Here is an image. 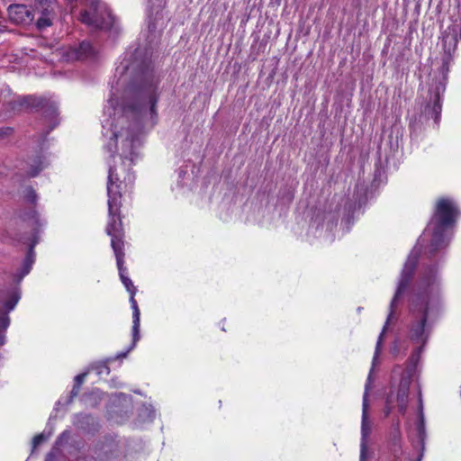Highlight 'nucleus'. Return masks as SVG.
<instances>
[{
    "instance_id": "obj_1",
    "label": "nucleus",
    "mask_w": 461,
    "mask_h": 461,
    "mask_svg": "<svg viewBox=\"0 0 461 461\" xmlns=\"http://www.w3.org/2000/svg\"><path fill=\"white\" fill-rule=\"evenodd\" d=\"M158 81V77L155 75L149 63L143 64L140 68L129 85V90L135 99V102L130 106L132 112L142 117L149 115L151 119L157 116Z\"/></svg>"
},
{
    "instance_id": "obj_2",
    "label": "nucleus",
    "mask_w": 461,
    "mask_h": 461,
    "mask_svg": "<svg viewBox=\"0 0 461 461\" xmlns=\"http://www.w3.org/2000/svg\"><path fill=\"white\" fill-rule=\"evenodd\" d=\"M111 237V246L116 258V264L119 270L120 278L124 285L127 291L130 293V303L132 309V331H133V345L140 339V312L135 300L137 288L134 286L132 281L126 276V267H124V235L120 233Z\"/></svg>"
},
{
    "instance_id": "obj_3",
    "label": "nucleus",
    "mask_w": 461,
    "mask_h": 461,
    "mask_svg": "<svg viewBox=\"0 0 461 461\" xmlns=\"http://www.w3.org/2000/svg\"><path fill=\"white\" fill-rule=\"evenodd\" d=\"M458 215L459 210L453 200L442 197L436 202L430 219L433 230L431 246L436 249L443 246L444 232L455 226Z\"/></svg>"
},
{
    "instance_id": "obj_4",
    "label": "nucleus",
    "mask_w": 461,
    "mask_h": 461,
    "mask_svg": "<svg viewBox=\"0 0 461 461\" xmlns=\"http://www.w3.org/2000/svg\"><path fill=\"white\" fill-rule=\"evenodd\" d=\"M122 181L116 168L110 167L107 180L108 214L109 221L105 229L107 235H124L122 218L120 215L122 206Z\"/></svg>"
},
{
    "instance_id": "obj_5",
    "label": "nucleus",
    "mask_w": 461,
    "mask_h": 461,
    "mask_svg": "<svg viewBox=\"0 0 461 461\" xmlns=\"http://www.w3.org/2000/svg\"><path fill=\"white\" fill-rule=\"evenodd\" d=\"M411 321L410 324V338L416 343L424 344L429 336L428 320V297L418 295L411 303Z\"/></svg>"
},
{
    "instance_id": "obj_6",
    "label": "nucleus",
    "mask_w": 461,
    "mask_h": 461,
    "mask_svg": "<svg viewBox=\"0 0 461 461\" xmlns=\"http://www.w3.org/2000/svg\"><path fill=\"white\" fill-rule=\"evenodd\" d=\"M416 266H417V258L416 257H409V258L407 259L404 267H403V269L402 270V273H401V276H400V280H399V283H398V286H397V289H396V292H395V294L391 302V304H390V312L388 314V317H387V321L383 328V330L382 332L380 333L379 335V338H378V340L376 342V347H375V355H374V358H373V365H375V362L376 360V358L378 357L379 354H380V350H381V345H382V341H383V338H384V334L386 330V328H387V324L391 319V317L393 316V307H394V304L395 303L397 302L398 298L404 293V291L407 289L411 278H412V276L414 274V270L416 268Z\"/></svg>"
},
{
    "instance_id": "obj_7",
    "label": "nucleus",
    "mask_w": 461,
    "mask_h": 461,
    "mask_svg": "<svg viewBox=\"0 0 461 461\" xmlns=\"http://www.w3.org/2000/svg\"><path fill=\"white\" fill-rule=\"evenodd\" d=\"M82 23L101 30L111 27V14L100 0H92L89 10H85L80 14Z\"/></svg>"
},
{
    "instance_id": "obj_8",
    "label": "nucleus",
    "mask_w": 461,
    "mask_h": 461,
    "mask_svg": "<svg viewBox=\"0 0 461 461\" xmlns=\"http://www.w3.org/2000/svg\"><path fill=\"white\" fill-rule=\"evenodd\" d=\"M119 136L125 138L122 144V157L133 163L138 158V153L135 151L138 138L129 129L122 130L121 131H114L113 132L111 141L106 145V149L112 154V156L114 155L117 150V139Z\"/></svg>"
},
{
    "instance_id": "obj_9",
    "label": "nucleus",
    "mask_w": 461,
    "mask_h": 461,
    "mask_svg": "<svg viewBox=\"0 0 461 461\" xmlns=\"http://www.w3.org/2000/svg\"><path fill=\"white\" fill-rule=\"evenodd\" d=\"M23 221H27L30 222L35 232L39 231V229L45 225V221L40 219L39 213L35 210H32L29 212H25L23 214ZM38 243V239L36 237V233L33 234L32 241L28 249L27 255L23 260V268H22V276L23 277L31 271L32 266L35 260V252L34 246Z\"/></svg>"
},
{
    "instance_id": "obj_10",
    "label": "nucleus",
    "mask_w": 461,
    "mask_h": 461,
    "mask_svg": "<svg viewBox=\"0 0 461 461\" xmlns=\"http://www.w3.org/2000/svg\"><path fill=\"white\" fill-rule=\"evenodd\" d=\"M19 301L18 294L14 291L0 292V329L5 330L10 324L8 313Z\"/></svg>"
},
{
    "instance_id": "obj_11",
    "label": "nucleus",
    "mask_w": 461,
    "mask_h": 461,
    "mask_svg": "<svg viewBox=\"0 0 461 461\" xmlns=\"http://www.w3.org/2000/svg\"><path fill=\"white\" fill-rule=\"evenodd\" d=\"M441 39L444 52L450 58L456 49L459 39H461V21H456L449 25L443 32Z\"/></svg>"
},
{
    "instance_id": "obj_12",
    "label": "nucleus",
    "mask_w": 461,
    "mask_h": 461,
    "mask_svg": "<svg viewBox=\"0 0 461 461\" xmlns=\"http://www.w3.org/2000/svg\"><path fill=\"white\" fill-rule=\"evenodd\" d=\"M56 4L48 0H41L37 6L39 17L36 22L38 29L43 30L52 24L55 17Z\"/></svg>"
},
{
    "instance_id": "obj_13",
    "label": "nucleus",
    "mask_w": 461,
    "mask_h": 461,
    "mask_svg": "<svg viewBox=\"0 0 461 461\" xmlns=\"http://www.w3.org/2000/svg\"><path fill=\"white\" fill-rule=\"evenodd\" d=\"M9 19L17 24H29L34 20L35 14L24 5H11L8 7Z\"/></svg>"
},
{
    "instance_id": "obj_14",
    "label": "nucleus",
    "mask_w": 461,
    "mask_h": 461,
    "mask_svg": "<svg viewBox=\"0 0 461 461\" xmlns=\"http://www.w3.org/2000/svg\"><path fill=\"white\" fill-rule=\"evenodd\" d=\"M367 390V385H366V391ZM366 395L367 393H365L364 401H363V413H362V422H361V449H360V461H365L366 457V438L370 432V426L367 422V404H366Z\"/></svg>"
},
{
    "instance_id": "obj_15",
    "label": "nucleus",
    "mask_w": 461,
    "mask_h": 461,
    "mask_svg": "<svg viewBox=\"0 0 461 461\" xmlns=\"http://www.w3.org/2000/svg\"><path fill=\"white\" fill-rule=\"evenodd\" d=\"M46 99L47 98L41 96L27 95L20 98L17 104L21 108L31 112L41 113L42 107L46 105Z\"/></svg>"
},
{
    "instance_id": "obj_16",
    "label": "nucleus",
    "mask_w": 461,
    "mask_h": 461,
    "mask_svg": "<svg viewBox=\"0 0 461 461\" xmlns=\"http://www.w3.org/2000/svg\"><path fill=\"white\" fill-rule=\"evenodd\" d=\"M41 113L44 118L48 120L50 130L47 131V133H49L59 124V113L56 103L50 99H46V105L42 107Z\"/></svg>"
},
{
    "instance_id": "obj_17",
    "label": "nucleus",
    "mask_w": 461,
    "mask_h": 461,
    "mask_svg": "<svg viewBox=\"0 0 461 461\" xmlns=\"http://www.w3.org/2000/svg\"><path fill=\"white\" fill-rule=\"evenodd\" d=\"M446 89V84L444 82H439L436 86L434 90V100L433 104L430 106V104H428L426 108H428L432 116H434L435 121L437 122L439 118V115L441 113L442 110V104H441V95L445 92Z\"/></svg>"
},
{
    "instance_id": "obj_18",
    "label": "nucleus",
    "mask_w": 461,
    "mask_h": 461,
    "mask_svg": "<svg viewBox=\"0 0 461 461\" xmlns=\"http://www.w3.org/2000/svg\"><path fill=\"white\" fill-rule=\"evenodd\" d=\"M93 54V48L90 42L82 41L77 48L71 51V58L75 59H85Z\"/></svg>"
},
{
    "instance_id": "obj_19",
    "label": "nucleus",
    "mask_w": 461,
    "mask_h": 461,
    "mask_svg": "<svg viewBox=\"0 0 461 461\" xmlns=\"http://www.w3.org/2000/svg\"><path fill=\"white\" fill-rule=\"evenodd\" d=\"M86 376V374L83 373V374L77 375L75 377L74 385L70 392L71 399L77 396V394L79 393L80 387H81L82 384L84 383Z\"/></svg>"
},
{
    "instance_id": "obj_20",
    "label": "nucleus",
    "mask_w": 461,
    "mask_h": 461,
    "mask_svg": "<svg viewBox=\"0 0 461 461\" xmlns=\"http://www.w3.org/2000/svg\"><path fill=\"white\" fill-rule=\"evenodd\" d=\"M37 194L35 190L29 186L25 189V199L32 204H35L37 201Z\"/></svg>"
},
{
    "instance_id": "obj_21",
    "label": "nucleus",
    "mask_w": 461,
    "mask_h": 461,
    "mask_svg": "<svg viewBox=\"0 0 461 461\" xmlns=\"http://www.w3.org/2000/svg\"><path fill=\"white\" fill-rule=\"evenodd\" d=\"M46 439V437L44 434H39L36 435L32 439V447L33 448H36L39 445H41L44 440Z\"/></svg>"
},
{
    "instance_id": "obj_22",
    "label": "nucleus",
    "mask_w": 461,
    "mask_h": 461,
    "mask_svg": "<svg viewBox=\"0 0 461 461\" xmlns=\"http://www.w3.org/2000/svg\"><path fill=\"white\" fill-rule=\"evenodd\" d=\"M42 162L40 161L39 165L35 168H32L29 175L30 176H36L43 169Z\"/></svg>"
},
{
    "instance_id": "obj_23",
    "label": "nucleus",
    "mask_w": 461,
    "mask_h": 461,
    "mask_svg": "<svg viewBox=\"0 0 461 461\" xmlns=\"http://www.w3.org/2000/svg\"><path fill=\"white\" fill-rule=\"evenodd\" d=\"M408 389L404 386H401L398 391V399H402L403 401L404 397L407 395Z\"/></svg>"
},
{
    "instance_id": "obj_24",
    "label": "nucleus",
    "mask_w": 461,
    "mask_h": 461,
    "mask_svg": "<svg viewBox=\"0 0 461 461\" xmlns=\"http://www.w3.org/2000/svg\"><path fill=\"white\" fill-rule=\"evenodd\" d=\"M419 411H420V421H421V423H423V420H424L423 403H422V399H421V394L420 393V398H419Z\"/></svg>"
},
{
    "instance_id": "obj_25",
    "label": "nucleus",
    "mask_w": 461,
    "mask_h": 461,
    "mask_svg": "<svg viewBox=\"0 0 461 461\" xmlns=\"http://www.w3.org/2000/svg\"><path fill=\"white\" fill-rule=\"evenodd\" d=\"M132 345H133V341L131 342V346L129 347V348H128L125 352L119 353V354H118V356H117V357H118V358L126 357V356L128 355V353H129L131 350H132V349L135 348V346H136V344H135L134 346H132Z\"/></svg>"
},
{
    "instance_id": "obj_26",
    "label": "nucleus",
    "mask_w": 461,
    "mask_h": 461,
    "mask_svg": "<svg viewBox=\"0 0 461 461\" xmlns=\"http://www.w3.org/2000/svg\"><path fill=\"white\" fill-rule=\"evenodd\" d=\"M9 131H12V129H11V128L0 129V134H1V135L8 134V132H9Z\"/></svg>"
},
{
    "instance_id": "obj_27",
    "label": "nucleus",
    "mask_w": 461,
    "mask_h": 461,
    "mask_svg": "<svg viewBox=\"0 0 461 461\" xmlns=\"http://www.w3.org/2000/svg\"><path fill=\"white\" fill-rule=\"evenodd\" d=\"M5 343V336L0 333V346L4 345Z\"/></svg>"
},
{
    "instance_id": "obj_28",
    "label": "nucleus",
    "mask_w": 461,
    "mask_h": 461,
    "mask_svg": "<svg viewBox=\"0 0 461 461\" xmlns=\"http://www.w3.org/2000/svg\"><path fill=\"white\" fill-rule=\"evenodd\" d=\"M53 456H53V454H52V453L48 454L47 458H46V461H52Z\"/></svg>"
},
{
    "instance_id": "obj_29",
    "label": "nucleus",
    "mask_w": 461,
    "mask_h": 461,
    "mask_svg": "<svg viewBox=\"0 0 461 461\" xmlns=\"http://www.w3.org/2000/svg\"><path fill=\"white\" fill-rule=\"evenodd\" d=\"M155 27H156V26H155V24H154V23H150L149 24V28L150 30H154V29H155Z\"/></svg>"
},
{
    "instance_id": "obj_30",
    "label": "nucleus",
    "mask_w": 461,
    "mask_h": 461,
    "mask_svg": "<svg viewBox=\"0 0 461 461\" xmlns=\"http://www.w3.org/2000/svg\"><path fill=\"white\" fill-rule=\"evenodd\" d=\"M70 2H73L74 0H69Z\"/></svg>"
}]
</instances>
